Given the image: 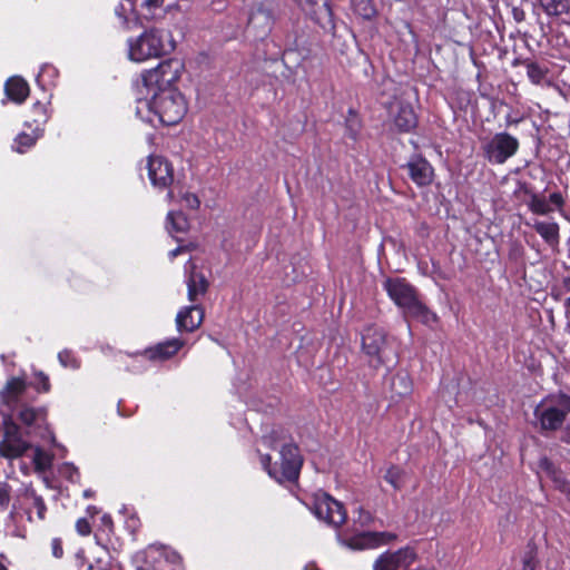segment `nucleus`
<instances>
[{
    "label": "nucleus",
    "mask_w": 570,
    "mask_h": 570,
    "mask_svg": "<svg viewBox=\"0 0 570 570\" xmlns=\"http://www.w3.org/2000/svg\"><path fill=\"white\" fill-rule=\"evenodd\" d=\"M262 442L269 450H278L279 453V462H272L269 454H263L257 450L264 471L278 483L296 482L299 478L304 459L291 432L284 426H275L269 433L263 435Z\"/></svg>",
    "instance_id": "obj_1"
},
{
    "label": "nucleus",
    "mask_w": 570,
    "mask_h": 570,
    "mask_svg": "<svg viewBox=\"0 0 570 570\" xmlns=\"http://www.w3.org/2000/svg\"><path fill=\"white\" fill-rule=\"evenodd\" d=\"M389 298L403 312L404 317H411L425 325L438 322V315L421 299L417 288L405 277H386L382 283Z\"/></svg>",
    "instance_id": "obj_2"
},
{
    "label": "nucleus",
    "mask_w": 570,
    "mask_h": 570,
    "mask_svg": "<svg viewBox=\"0 0 570 570\" xmlns=\"http://www.w3.org/2000/svg\"><path fill=\"white\" fill-rule=\"evenodd\" d=\"M570 414V395L562 392L547 394L533 410V426L542 435L559 431Z\"/></svg>",
    "instance_id": "obj_3"
},
{
    "label": "nucleus",
    "mask_w": 570,
    "mask_h": 570,
    "mask_svg": "<svg viewBox=\"0 0 570 570\" xmlns=\"http://www.w3.org/2000/svg\"><path fill=\"white\" fill-rule=\"evenodd\" d=\"M171 35L163 29L149 28L139 37L128 40V57L131 61L142 62L151 58H160L175 50Z\"/></svg>",
    "instance_id": "obj_4"
},
{
    "label": "nucleus",
    "mask_w": 570,
    "mask_h": 570,
    "mask_svg": "<svg viewBox=\"0 0 570 570\" xmlns=\"http://www.w3.org/2000/svg\"><path fill=\"white\" fill-rule=\"evenodd\" d=\"M151 111L164 126L179 124L187 112V101L178 89H167L161 92L151 94L147 102Z\"/></svg>",
    "instance_id": "obj_5"
},
{
    "label": "nucleus",
    "mask_w": 570,
    "mask_h": 570,
    "mask_svg": "<svg viewBox=\"0 0 570 570\" xmlns=\"http://www.w3.org/2000/svg\"><path fill=\"white\" fill-rule=\"evenodd\" d=\"M184 69V62L177 58L163 60L155 68L140 73L141 86L147 90V95L177 89L176 83Z\"/></svg>",
    "instance_id": "obj_6"
},
{
    "label": "nucleus",
    "mask_w": 570,
    "mask_h": 570,
    "mask_svg": "<svg viewBox=\"0 0 570 570\" xmlns=\"http://www.w3.org/2000/svg\"><path fill=\"white\" fill-rule=\"evenodd\" d=\"M181 561L183 558L176 550L157 543L147 546L135 557L137 570H176Z\"/></svg>",
    "instance_id": "obj_7"
},
{
    "label": "nucleus",
    "mask_w": 570,
    "mask_h": 570,
    "mask_svg": "<svg viewBox=\"0 0 570 570\" xmlns=\"http://www.w3.org/2000/svg\"><path fill=\"white\" fill-rule=\"evenodd\" d=\"M518 138L509 132H497L481 145L482 156L492 165H502L519 150Z\"/></svg>",
    "instance_id": "obj_8"
},
{
    "label": "nucleus",
    "mask_w": 570,
    "mask_h": 570,
    "mask_svg": "<svg viewBox=\"0 0 570 570\" xmlns=\"http://www.w3.org/2000/svg\"><path fill=\"white\" fill-rule=\"evenodd\" d=\"M313 512L320 520H323L333 528H340L347 519L343 503L325 492L315 495Z\"/></svg>",
    "instance_id": "obj_9"
},
{
    "label": "nucleus",
    "mask_w": 570,
    "mask_h": 570,
    "mask_svg": "<svg viewBox=\"0 0 570 570\" xmlns=\"http://www.w3.org/2000/svg\"><path fill=\"white\" fill-rule=\"evenodd\" d=\"M386 345V333L377 325H368L362 334V350L368 356V363L372 367L379 368L384 365L382 356Z\"/></svg>",
    "instance_id": "obj_10"
},
{
    "label": "nucleus",
    "mask_w": 570,
    "mask_h": 570,
    "mask_svg": "<svg viewBox=\"0 0 570 570\" xmlns=\"http://www.w3.org/2000/svg\"><path fill=\"white\" fill-rule=\"evenodd\" d=\"M13 412H16L17 419L28 429L29 433L38 432L42 434V432L49 431L47 406H33L28 403H23Z\"/></svg>",
    "instance_id": "obj_11"
},
{
    "label": "nucleus",
    "mask_w": 570,
    "mask_h": 570,
    "mask_svg": "<svg viewBox=\"0 0 570 570\" xmlns=\"http://www.w3.org/2000/svg\"><path fill=\"white\" fill-rule=\"evenodd\" d=\"M406 170L409 178L417 187H428L434 180V168L422 154H413L409 160L401 165Z\"/></svg>",
    "instance_id": "obj_12"
},
{
    "label": "nucleus",
    "mask_w": 570,
    "mask_h": 570,
    "mask_svg": "<svg viewBox=\"0 0 570 570\" xmlns=\"http://www.w3.org/2000/svg\"><path fill=\"white\" fill-rule=\"evenodd\" d=\"M148 177L154 187L165 189L174 183L173 164L163 156H149L147 161Z\"/></svg>",
    "instance_id": "obj_13"
},
{
    "label": "nucleus",
    "mask_w": 570,
    "mask_h": 570,
    "mask_svg": "<svg viewBox=\"0 0 570 570\" xmlns=\"http://www.w3.org/2000/svg\"><path fill=\"white\" fill-rule=\"evenodd\" d=\"M397 535L393 532L365 531L351 537L347 546L354 550L375 549L395 541Z\"/></svg>",
    "instance_id": "obj_14"
},
{
    "label": "nucleus",
    "mask_w": 570,
    "mask_h": 570,
    "mask_svg": "<svg viewBox=\"0 0 570 570\" xmlns=\"http://www.w3.org/2000/svg\"><path fill=\"white\" fill-rule=\"evenodd\" d=\"M28 389V382L20 376L10 377L4 386L0 390V399L2 403L11 411L23 404V396Z\"/></svg>",
    "instance_id": "obj_15"
},
{
    "label": "nucleus",
    "mask_w": 570,
    "mask_h": 570,
    "mask_svg": "<svg viewBox=\"0 0 570 570\" xmlns=\"http://www.w3.org/2000/svg\"><path fill=\"white\" fill-rule=\"evenodd\" d=\"M185 341L178 337L166 340L144 351V356L153 362L167 361L174 357L184 347Z\"/></svg>",
    "instance_id": "obj_16"
},
{
    "label": "nucleus",
    "mask_w": 570,
    "mask_h": 570,
    "mask_svg": "<svg viewBox=\"0 0 570 570\" xmlns=\"http://www.w3.org/2000/svg\"><path fill=\"white\" fill-rule=\"evenodd\" d=\"M205 311L202 305H191L183 308L176 316V326L178 332L191 333L203 323Z\"/></svg>",
    "instance_id": "obj_17"
},
{
    "label": "nucleus",
    "mask_w": 570,
    "mask_h": 570,
    "mask_svg": "<svg viewBox=\"0 0 570 570\" xmlns=\"http://www.w3.org/2000/svg\"><path fill=\"white\" fill-rule=\"evenodd\" d=\"M528 206L533 214L544 216L554 210L553 206L561 210L564 206V198L560 191L550 194L548 200L543 196L532 194Z\"/></svg>",
    "instance_id": "obj_18"
},
{
    "label": "nucleus",
    "mask_w": 570,
    "mask_h": 570,
    "mask_svg": "<svg viewBox=\"0 0 570 570\" xmlns=\"http://www.w3.org/2000/svg\"><path fill=\"white\" fill-rule=\"evenodd\" d=\"M393 124L401 134L411 132L417 127L419 118L410 102L400 101L397 104V111L393 117Z\"/></svg>",
    "instance_id": "obj_19"
},
{
    "label": "nucleus",
    "mask_w": 570,
    "mask_h": 570,
    "mask_svg": "<svg viewBox=\"0 0 570 570\" xmlns=\"http://www.w3.org/2000/svg\"><path fill=\"white\" fill-rule=\"evenodd\" d=\"M4 94L10 101L21 105L29 97L30 87L22 77L12 76L4 82Z\"/></svg>",
    "instance_id": "obj_20"
},
{
    "label": "nucleus",
    "mask_w": 570,
    "mask_h": 570,
    "mask_svg": "<svg viewBox=\"0 0 570 570\" xmlns=\"http://www.w3.org/2000/svg\"><path fill=\"white\" fill-rule=\"evenodd\" d=\"M102 554L89 560L83 549H79L72 557V563L76 570H102L105 558H109L106 546L102 547Z\"/></svg>",
    "instance_id": "obj_21"
},
{
    "label": "nucleus",
    "mask_w": 570,
    "mask_h": 570,
    "mask_svg": "<svg viewBox=\"0 0 570 570\" xmlns=\"http://www.w3.org/2000/svg\"><path fill=\"white\" fill-rule=\"evenodd\" d=\"M50 102L36 101L30 109V118L26 120V127H33L38 132H45V126L48 122L51 111L49 109Z\"/></svg>",
    "instance_id": "obj_22"
},
{
    "label": "nucleus",
    "mask_w": 570,
    "mask_h": 570,
    "mask_svg": "<svg viewBox=\"0 0 570 570\" xmlns=\"http://www.w3.org/2000/svg\"><path fill=\"white\" fill-rule=\"evenodd\" d=\"M30 449V444L22 438L2 439L0 441V456L12 460L22 456Z\"/></svg>",
    "instance_id": "obj_23"
},
{
    "label": "nucleus",
    "mask_w": 570,
    "mask_h": 570,
    "mask_svg": "<svg viewBox=\"0 0 570 570\" xmlns=\"http://www.w3.org/2000/svg\"><path fill=\"white\" fill-rule=\"evenodd\" d=\"M209 288L207 277L197 271H191L187 279V294L190 302H196L199 296H204Z\"/></svg>",
    "instance_id": "obj_24"
},
{
    "label": "nucleus",
    "mask_w": 570,
    "mask_h": 570,
    "mask_svg": "<svg viewBox=\"0 0 570 570\" xmlns=\"http://www.w3.org/2000/svg\"><path fill=\"white\" fill-rule=\"evenodd\" d=\"M532 227L549 246L556 247L559 245L560 227L558 223L535 222Z\"/></svg>",
    "instance_id": "obj_25"
},
{
    "label": "nucleus",
    "mask_w": 570,
    "mask_h": 570,
    "mask_svg": "<svg viewBox=\"0 0 570 570\" xmlns=\"http://www.w3.org/2000/svg\"><path fill=\"white\" fill-rule=\"evenodd\" d=\"M30 132L21 131L13 139L12 149L19 154H24L31 149L37 141L43 136V132H38L33 127H27Z\"/></svg>",
    "instance_id": "obj_26"
},
{
    "label": "nucleus",
    "mask_w": 570,
    "mask_h": 570,
    "mask_svg": "<svg viewBox=\"0 0 570 570\" xmlns=\"http://www.w3.org/2000/svg\"><path fill=\"white\" fill-rule=\"evenodd\" d=\"M538 4L550 18L570 14V0H538Z\"/></svg>",
    "instance_id": "obj_27"
},
{
    "label": "nucleus",
    "mask_w": 570,
    "mask_h": 570,
    "mask_svg": "<svg viewBox=\"0 0 570 570\" xmlns=\"http://www.w3.org/2000/svg\"><path fill=\"white\" fill-rule=\"evenodd\" d=\"M519 63L525 67L529 80L537 86L543 82L549 72V69L547 67L531 59H524L522 61H519L517 59L513 65L517 66Z\"/></svg>",
    "instance_id": "obj_28"
},
{
    "label": "nucleus",
    "mask_w": 570,
    "mask_h": 570,
    "mask_svg": "<svg viewBox=\"0 0 570 570\" xmlns=\"http://www.w3.org/2000/svg\"><path fill=\"white\" fill-rule=\"evenodd\" d=\"M115 524L110 514L105 513L100 517L99 527L95 533L97 543L102 548L110 542L109 534L114 533Z\"/></svg>",
    "instance_id": "obj_29"
},
{
    "label": "nucleus",
    "mask_w": 570,
    "mask_h": 570,
    "mask_svg": "<svg viewBox=\"0 0 570 570\" xmlns=\"http://www.w3.org/2000/svg\"><path fill=\"white\" fill-rule=\"evenodd\" d=\"M392 391L397 396H407L413 391L412 380L407 374H396L392 382Z\"/></svg>",
    "instance_id": "obj_30"
},
{
    "label": "nucleus",
    "mask_w": 570,
    "mask_h": 570,
    "mask_svg": "<svg viewBox=\"0 0 570 570\" xmlns=\"http://www.w3.org/2000/svg\"><path fill=\"white\" fill-rule=\"evenodd\" d=\"M167 220L170 232L185 233L189 228L188 218L183 212H169Z\"/></svg>",
    "instance_id": "obj_31"
},
{
    "label": "nucleus",
    "mask_w": 570,
    "mask_h": 570,
    "mask_svg": "<svg viewBox=\"0 0 570 570\" xmlns=\"http://www.w3.org/2000/svg\"><path fill=\"white\" fill-rule=\"evenodd\" d=\"M23 497L28 500L32 501V507L37 511V517L40 521H43L46 519L47 514V505L41 495H39L36 490L31 487L27 488L24 490Z\"/></svg>",
    "instance_id": "obj_32"
},
{
    "label": "nucleus",
    "mask_w": 570,
    "mask_h": 570,
    "mask_svg": "<svg viewBox=\"0 0 570 570\" xmlns=\"http://www.w3.org/2000/svg\"><path fill=\"white\" fill-rule=\"evenodd\" d=\"M404 470L396 464H392L387 468L384 480L391 484L395 491H400L403 488Z\"/></svg>",
    "instance_id": "obj_33"
},
{
    "label": "nucleus",
    "mask_w": 570,
    "mask_h": 570,
    "mask_svg": "<svg viewBox=\"0 0 570 570\" xmlns=\"http://www.w3.org/2000/svg\"><path fill=\"white\" fill-rule=\"evenodd\" d=\"M35 471L39 473H43L51 469L52 466V455L42 450L41 448H36L35 455L32 459Z\"/></svg>",
    "instance_id": "obj_34"
},
{
    "label": "nucleus",
    "mask_w": 570,
    "mask_h": 570,
    "mask_svg": "<svg viewBox=\"0 0 570 570\" xmlns=\"http://www.w3.org/2000/svg\"><path fill=\"white\" fill-rule=\"evenodd\" d=\"M543 465L547 470H551V479L557 490L570 498V481L567 480L560 471L552 469V464L544 460Z\"/></svg>",
    "instance_id": "obj_35"
},
{
    "label": "nucleus",
    "mask_w": 570,
    "mask_h": 570,
    "mask_svg": "<svg viewBox=\"0 0 570 570\" xmlns=\"http://www.w3.org/2000/svg\"><path fill=\"white\" fill-rule=\"evenodd\" d=\"M28 387L35 389L38 393H49L51 390L49 376L42 371H33L32 380L28 382Z\"/></svg>",
    "instance_id": "obj_36"
},
{
    "label": "nucleus",
    "mask_w": 570,
    "mask_h": 570,
    "mask_svg": "<svg viewBox=\"0 0 570 570\" xmlns=\"http://www.w3.org/2000/svg\"><path fill=\"white\" fill-rule=\"evenodd\" d=\"M396 563L400 567H410L412 563H414L417 559V553L414 548L406 546L404 548L399 549L395 552H392Z\"/></svg>",
    "instance_id": "obj_37"
},
{
    "label": "nucleus",
    "mask_w": 570,
    "mask_h": 570,
    "mask_svg": "<svg viewBox=\"0 0 570 570\" xmlns=\"http://www.w3.org/2000/svg\"><path fill=\"white\" fill-rule=\"evenodd\" d=\"M538 549L534 542L530 541L527 544V551L522 558V570H538L539 561L537 558Z\"/></svg>",
    "instance_id": "obj_38"
},
{
    "label": "nucleus",
    "mask_w": 570,
    "mask_h": 570,
    "mask_svg": "<svg viewBox=\"0 0 570 570\" xmlns=\"http://www.w3.org/2000/svg\"><path fill=\"white\" fill-rule=\"evenodd\" d=\"M354 11L366 20H371L376 14V9L372 0H352Z\"/></svg>",
    "instance_id": "obj_39"
},
{
    "label": "nucleus",
    "mask_w": 570,
    "mask_h": 570,
    "mask_svg": "<svg viewBox=\"0 0 570 570\" xmlns=\"http://www.w3.org/2000/svg\"><path fill=\"white\" fill-rule=\"evenodd\" d=\"M399 566L392 552L382 553L374 562L373 570H397Z\"/></svg>",
    "instance_id": "obj_40"
},
{
    "label": "nucleus",
    "mask_w": 570,
    "mask_h": 570,
    "mask_svg": "<svg viewBox=\"0 0 570 570\" xmlns=\"http://www.w3.org/2000/svg\"><path fill=\"white\" fill-rule=\"evenodd\" d=\"M3 438L2 439H12V438H22L20 426L13 421L11 415L3 416Z\"/></svg>",
    "instance_id": "obj_41"
},
{
    "label": "nucleus",
    "mask_w": 570,
    "mask_h": 570,
    "mask_svg": "<svg viewBox=\"0 0 570 570\" xmlns=\"http://www.w3.org/2000/svg\"><path fill=\"white\" fill-rule=\"evenodd\" d=\"M58 360H59V363L63 367L76 370V368H79V366H80L79 360L77 358L75 353L70 350H63V351L59 352Z\"/></svg>",
    "instance_id": "obj_42"
},
{
    "label": "nucleus",
    "mask_w": 570,
    "mask_h": 570,
    "mask_svg": "<svg viewBox=\"0 0 570 570\" xmlns=\"http://www.w3.org/2000/svg\"><path fill=\"white\" fill-rule=\"evenodd\" d=\"M508 258L512 263H521L524 258V247L519 240L511 242L508 250Z\"/></svg>",
    "instance_id": "obj_43"
},
{
    "label": "nucleus",
    "mask_w": 570,
    "mask_h": 570,
    "mask_svg": "<svg viewBox=\"0 0 570 570\" xmlns=\"http://www.w3.org/2000/svg\"><path fill=\"white\" fill-rule=\"evenodd\" d=\"M320 0H296L297 6L312 19H314V14H316L315 7L318 4Z\"/></svg>",
    "instance_id": "obj_44"
},
{
    "label": "nucleus",
    "mask_w": 570,
    "mask_h": 570,
    "mask_svg": "<svg viewBox=\"0 0 570 570\" xmlns=\"http://www.w3.org/2000/svg\"><path fill=\"white\" fill-rule=\"evenodd\" d=\"M76 531L81 537H87L91 533L92 528L87 518H79L75 524Z\"/></svg>",
    "instance_id": "obj_45"
},
{
    "label": "nucleus",
    "mask_w": 570,
    "mask_h": 570,
    "mask_svg": "<svg viewBox=\"0 0 570 570\" xmlns=\"http://www.w3.org/2000/svg\"><path fill=\"white\" fill-rule=\"evenodd\" d=\"M11 487L7 482H0V509H7L10 502Z\"/></svg>",
    "instance_id": "obj_46"
},
{
    "label": "nucleus",
    "mask_w": 570,
    "mask_h": 570,
    "mask_svg": "<svg viewBox=\"0 0 570 570\" xmlns=\"http://www.w3.org/2000/svg\"><path fill=\"white\" fill-rule=\"evenodd\" d=\"M183 200L185 202L186 206L190 209H198L200 206V199L194 193H186L183 196Z\"/></svg>",
    "instance_id": "obj_47"
},
{
    "label": "nucleus",
    "mask_w": 570,
    "mask_h": 570,
    "mask_svg": "<svg viewBox=\"0 0 570 570\" xmlns=\"http://www.w3.org/2000/svg\"><path fill=\"white\" fill-rule=\"evenodd\" d=\"M51 553L57 559H61L63 557V546L61 538H53L51 540Z\"/></svg>",
    "instance_id": "obj_48"
},
{
    "label": "nucleus",
    "mask_w": 570,
    "mask_h": 570,
    "mask_svg": "<svg viewBox=\"0 0 570 570\" xmlns=\"http://www.w3.org/2000/svg\"><path fill=\"white\" fill-rule=\"evenodd\" d=\"M357 512L358 517L356 521L360 522L362 525H367L373 520L372 514L368 511L364 510L362 507L357 509Z\"/></svg>",
    "instance_id": "obj_49"
},
{
    "label": "nucleus",
    "mask_w": 570,
    "mask_h": 570,
    "mask_svg": "<svg viewBox=\"0 0 570 570\" xmlns=\"http://www.w3.org/2000/svg\"><path fill=\"white\" fill-rule=\"evenodd\" d=\"M358 127H360L358 122H355L352 119L346 120V128H347L350 138L356 139L357 134H358Z\"/></svg>",
    "instance_id": "obj_50"
},
{
    "label": "nucleus",
    "mask_w": 570,
    "mask_h": 570,
    "mask_svg": "<svg viewBox=\"0 0 570 570\" xmlns=\"http://www.w3.org/2000/svg\"><path fill=\"white\" fill-rule=\"evenodd\" d=\"M563 288L569 292L570 291V277H564L563 278ZM563 306H564V309H566V314L568 315L570 313V296L564 301L563 303Z\"/></svg>",
    "instance_id": "obj_51"
},
{
    "label": "nucleus",
    "mask_w": 570,
    "mask_h": 570,
    "mask_svg": "<svg viewBox=\"0 0 570 570\" xmlns=\"http://www.w3.org/2000/svg\"><path fill=\"white\" fill-rule=\"evenodd\" d=\"M512 17L515 22H522L525 19V12L522 8L514 7L512 9Z\"/></svg>",
    "instance_id": "obj_52"
},
{
    "label": "nucleus",
    "mask_w": 570,
    "mask_h": 570,
    "mask_svg": "<svg viewBox=\"0 0 570 570\" xmlns=\"http://www.w3.org/2000/svg\"><path fill=\"white\" fill-rule=\"evenodd\" d=\"M165 0H144V6L149 9H157L163 6Z\"/></svg>",
    "instance_id": "obj_53"
},
{
    "label": "nucleus",
    "mask_w": 570,
    "mask_h": 570,
    "mask_svg": "<svg viewBox=\"0 0 570 570\" xmlns=\"http://www.w3.org/2000/svg\"><path fill=\"white\" fill-rule=\"evenodd\" d=\"M561 442L570 444V421L567 423L566 428L562 431Z\"/></svg>",
    "instance_id": "obj_54"
},
{
    "label": "nucleus",
    "mask_w": 570,
    "mask_h": 570,
    "mask_svg": "<svg viewBox=\"0 0 570 570\" xmlns=\"http://www.w3.org/2000/svg\"><path fill=\"white\" fill-rule=\"evenodd\" d=\"M86 511L90 517H94L95 514H97L99 512V510L96 505H88Z\"/></svg>",
    "instance_id": "obj_55"
},
{
    "label": "nucleus",
    "mask_w": 570,
    "mask_h": 570,
    "mask_svg": "<svg viewBox=\"0 0 570 570\" xmlns=\"http://www.w3.org/2000/svg\"><path fill=\"white\" fill-rule=\"evenodd\" d=\"M404 24H405V28L407 29V31L412 35V37L415 38L416 35H415V32H414V30L412 28V24L410 22H407V21Z\"/></svg>",
    "instance_id": "obj_56"
},
{
    "label": "nucleus",
    "mask_w": 570,
    "mask_h": 570,
    "mask_svg": "<svg viewBox=\"0 0 570 570\" xmlns=\"http://www.w3.org/2000/svg\"><path fill=\"white\" fill-rule=\"evenodd\" d=\"M180 250H181V248L177 247V248L173 249L169 254L171 257H176L180 253Z\"/></svg>",
    "instance_id": "obj_57"
},
{
    "label": "nucleus",
    "mask_w": 570,
    "mask_h": 570,
    "mask_svg": "<svg viewBox=\"0 0 570 570\" xmlns=\"http://www.w3.org/2000/svg\"><path fill=\"white\" fill-rule=\"evenodd\" d=\"M47 70L56 71V70H55L53 68H51V67L42 68V71H41V73L38 76V79H39V78L41 77V75H42L43 72H46Z\"/></svg>",
    "instance_id": "obj_58"
},
{
    "label": "nucleus",
    "mask_w": 570,
    "mask_h": 570,
    "mask_svg": "<svg viewBox=\"0 0 570 570\" xmlns=\"http://www.w3.org/2000/svg\"><path fill=\"white\" fill-rule=\"evenodd\" d=\"M108 563H109V558H105V564H104V567H102V570H108V569H107Z\"/></svg>",
    "instance_id": "obj_59"
},
{
    "label": "nucleus",
    "mask_w": 570,
    "mask_h": 570,
    "mask_svg": "<svg viewBox=\"0 0 570 570\" xmlns=\"http://www.w3.org/2000/svg\"><path fill=\"white\" fill-rule=\"evenodd\" d=\"M0 570H8L7 567L0 562Z\"/></svg>",
    "instance_id": "obj_60"
},
{
    "label": "nucleus",
    "mask_w": 570,
    "mask_h": 570,
    "mask_svg": "<svg viewBox=\"0 0 570 570\" xmlns=\"http://www.w3.org/2000/svg\"><path fill=\"white\" fill-rule=\"evenodd\" d=\"M348 114L356 117V114L352 109H350Z\"/></svg>",
    "instance_id": "obj_61"
},
{
    "label": "nucleus",
    "mask_w": 570,
    "mask_h": 570,
    "mask_svg": "<svg viewBox=\"0 0 570 570\" xmlns=\"http://www.w3.org/2000/svg\"><path fill=\"white\" fill-rule=\"evenodd\" d=\"M323 6L326 7V11L331 13V9L326 6V3H324Z\"/></svg>",
    "instance_id": "obj_62"
},
{
    "label": "nucleus",
    "mask_w": 570,
    "mask_h": 570,
    "mask_svg": "<svg viewBox=\"0 0 570 570\" xmlns=\"http://www.w3.org/2000/svg\"><path fill=\"white\" fill-rule=\"evenodd\" d=\"M294 2H296V0H293Z\"/></svg>",
    "instance_id": "obj_63"
}]
</instances>
